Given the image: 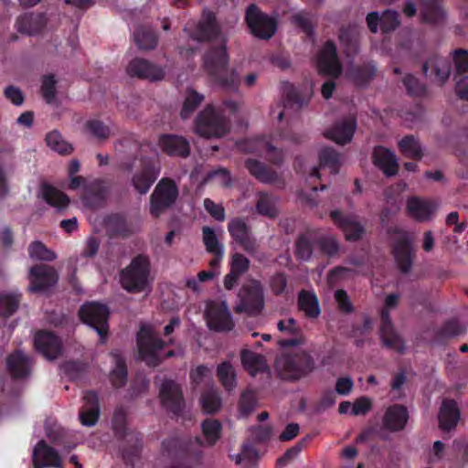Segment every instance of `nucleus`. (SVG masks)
<instances>
[{
    "instance_id": "40",
    "label": "nucleus",
    "mask_w": 468,
    "mask_h": 468,
    "mask_svg": "<svg viewBox=\"0 0 468 468\" xmlns=\"http://www.w3.org/2000/svg\"><path fill=\"white\" fill-rule=\"evenodd\" d=\"M377 65L373 61L356 65L349 69L353 82L359 87L367 86L377 75Z\"/></svg>"
},
{
    "instance_id": "16",
    "label": "nucleus",
    "mask_w": 468,
    "mask_h": 468,
    "mask_svg": "<svg viewBox=\"0 0 468 468\" xmlns=\"http://www.w3.org/2000/svg\"><path fill=\"white\" fill-rule=\"evenodd\" d=\"M160 399L163 407L176 416H179L185 408V400L180 386L174 380H165L160 388Z\"/></svg>"
},
{
    "instance_id": "39",
    "label": "nucleus",
    "mask_w": 468,
    "mask_h": 468,
    "mask_svg": "<svg viewBox=\"0 0 468 468\" xmlns=\"http://www.w3.org/2000/svg\"><path fill=\"white\" fill-rule=\"evenodd\" d=\"M435 208L433 202L417 197H410L407 201L409 215L420 222L429 220Z\"/></svg>"
},
{
    "instance_id": "34",
    "label": "nucleus",
    "mask_w": 468,
    "mask_h": 468,
    "mask_svg": "<svg viewBox=\"0 0 468 468\" xmlns=\"http://www.w3.org/2000/svg\"><path fill=\"white\" fill-rule=\"evenodd\" d=\"M202 240L206 250L213 257L209 261L211 268L219 267L224 257V245L219 242L215 230L208 226L202 228Z\"/></svg>"
},
{
    "instance_id": "22",
    "label": "nucleus",
    "mask_w": 468,
    "mask_h": 468,
    "mask_svg": "<svg viewBox=\"0 0 468 468\" xmlns=\"http://www.w3.org/2000/svg\"><path fill=\"white\" fill-rule=\"evenodd\" d=\"M422 71L427 78L442 86L451 75L452 62L448 58L434 55L423 63Z\"/></svg>"
},
{
    "instance_id": "54",
    "label": "nucleus",
    "mask_w": 468,
    "mask_h": 468,
    "mask_svg": "<svg viewBox=\"0 0 468 468\" xmlns=\"http://www.w3.org/2000/svg\"><path fill=\"white\" fill-rule=\"evenodd\" d=\"M320 165L328 167L333 174L340 168V154L333 147L322 148L319 152Z\"/></svg>"
},
{
    "instance_id": "35",
    "label": "nucleus",
    "mask_w": 468,
    "mask_h": 468,
    "mask_svg": "<svg viewBox=\"0 0 468 468\" xmlns=\"http://www.w3.org/2000/svg\"><path fill=\"white\" fill-rule=\"evenodd\" d=\"M241 364L246 371L255 377L259 373H270V367L264 356L249 349L240 353Z\"/></svg>"
},
{
    "instance_id": "60",
    "label": "nucleus",
    "mask_w": 468,
    "mask_h": 468,
    "mask_svg": "<svg viewBox=\"0 0 468 468\" xmlns=\"http://www.w3.org/2000/svg\"><path fill=\"white\" fill-rule=\"evenodd\" d=\"M28 253L32 259L53 261L56 259V254L48 250L41 241H34L28 247Z\"/></svg>"
},
{
    "instance_id": "13",
    "label": "nucleus",
    "mask_w": 468,
    "mask_h": 468,
    "mask_svg": "<svg viewBox=\"0 0 468 468\" xmlns=\"http://www.w3.org/2000/svg\"><path fill=\"white\" fill-rule=\"evenodd\" d=\"M228 230L232 239L247 253L253 255L258 250L257 239L250 226L244 218H234L228 223Z\"/></svg>"
},
{
    "instance_id": "38",
    "label": "nucleus",
    "mask_w": 468,
    "mask_h": 468,
    "mask_svg": "<svg viewBox=\"0 0 468 468\" xmlns=\"http://www.w3.org/2000/svg\"><path fill=\"white\" fill-rule=\"evenodd\" d=\"M245 167L252 176L264 184H273L279 178L276 171L254 158H248L245 161Z\"/></svg>"
},
{
    "instance_id": "50",
    "label": "nucleus",
    "mask_w": 468,
    "mask_h": 468,
    "mask_svg": "<svg viewBox=\"0 0 468 468\" xmlns=\"http://www.w3.org/2000/svg\"><path fill=\"white\" fill-rule=\"evenodd\" d=\"M134 41L141 49H154L157 46L156 33L150 27H139L134 32Z\"/></svg>"
},
{
    "instance_id": "19",
    "label": "nucleus",
    "mask_w": 468,
    "mask_h": 468,
    "mask_svg": "<svg viewBox=\"0 0 468 468\" xmlns=\"http://www.w3.org/2000/svg\"><path fill=\"white\" fill-rule=\"evenodd\" d=\"M241 150L250 153H264L266 159L273 165H280L283 162L282 151L274 147L265 136L246 139L239 144Z\"/></svg>"
},
{
    "instance_id": "64",
    "label": "nucleus",
    "mask_w": 468,
    "mask_h": 468,
    "mask_svg": "<svg viewBox=\"0 0 468 468\" xmlns=\"http://www.w3.org/2000/svg\"><path fill=\"white\" fill-rule=\"evenodd\" d=\"M452 60L455 65L456 73L454 79L468 72V51L463 48L456 49L453 52Z\"/></svg>"
},
{
    "instance_id": "55",
    "label": "nucleus",
    "mask_w": 468,
    "mask_h": 468,
    "mask_svg": "<svg viewBox=\"0 0 468 468\" xmlns=\"http://www.w3.org/2000/svg\"><path fill=\"white\" fill-rule=\"evenodd\" d=\"M316 248L319 252L327 257H334L339 251V244L333 236L316 235Z\"/></svg>"
},
{
    "instance_id": "8",
    "label": "nucleus",
    "mask_w": 468,
    "mask_h": 468,
    "mask_svg": "<svg viewBox=\"0 0 468 468\" xmlns=\"http://www.w3.org/2000/svg\"><path fill=\"white\" fill-rule=\"evenodd\" d=\"M196 133L202 137H222L229 131V122L212 104H207L195 120Z\"/></svg>"
},
{
    "instance_id": "49",
    "label": "nucleus",
    "mask_w": 468,
    "mask_h": 468,
    "mask_svg": "<svg viewBox=\"0 0 468 468\" xmlns=\"http://www.w3.org/2000/svg\"><path fill=\"white\" fill-rule=\"evenodd\" d=\"M379 337L382 345L399 354L405 352V344L401 336L395 331L394 327L379 329Z\"/></svg>"
},
{
    "instance_id": "47",
    "label": "nucleus",
    "mask_w": 468,
    "mask_h": 468,
    "mask_svg": "<svg viewBox=\"0 0 468 468\" xmlns=\"http://www.w3.org/2000/svg\"><path fill=\"white\" fill-rule=\"evenodd\" d=\"M399 148L401 154L414 160H421L423 156L420 141L412 134L404 136L399 142Z\"/></svg>"
},
{
    "instance_id": "31",
    "label": "nucleus",
    "mask_w": 468,
    "mask_h": 468,
    "mask_svg": "<svg viewBox=\"0 0 468 468\" xmlns=\"http://www.w3.org/2000/svg\"><path fill=\"white\" fill-rule=\"evenodd\" d=\"M83 400L84 405L79 413L80 421L83 426H94L101 413L99 395L94 390H88L83 396Z\"/></svg>"
},
{
    "instance_id": "18",
    "label": "nucleus",
    "mask_w": 468,
    "mask_h": 468,
    "mask_svg": "<svg viewBox=\"0 0 468 468\" xmlns=\"http://www.w3.org/2000/svg\"><path fill=\"white\" fill-rule=\"evenodd\" d=\"M127 73L133 78L159 81L165 78V69L145 58H135L127 66Z\"/></svg>"
},
{
    "instance_id": "51",
    "label": "nucleus",
    "mask_w": 468,
    "mask_h": 468,
    "mask_svg": "<svg viewBox=\"0 0 468 468\" xmlns=\"http://www.w3.org/2000/svg\"><path fill=\"white\" fill-rule=\"evenodd\" d=\"M45 141L48 147H50L53 151L58 153L59 154H69L73 152L72 145L65 141L61 135V133L53 130L49 132L45 138Z\"/></svg>"
},
{
    "instance_id": "7",
    "label": "nucleus",
    "mask_w": 468,
    "mask_h": 468,
    "mask_svg": "<svg viewBox=\"0 0 468 468\" xmlns=\"http://www.w3.org/2000/svg\"><path fill=\"white\" fill-rule=\"evenodd\" d=\"M387 232L390 236H396L391 244V253L398 269L401 273H409L412 268L416 252L412 236L399 227H390Z\"/></svg>"
},
{
    "instance_id": "25",
    "label": "nucleus",
    "mask_w": 468,
    "mask_h": 468,
    "mask_svg": "<svg viewBox=\"0 0 468 468\" xmlns=\"http://www.w3.org/2000/svg\"><path fill=\"white\" fill-rule=\"evenodd\" d=\"M32 463L34 468L62 467V460L59 453L44 440H40L34 447Z\"/></svg>"
},
{
    "instance_id": "26",
    "label": "nucleus",
    "mask_w": 468,
    "mask_h": 468,
    "mask_svg": "<svg viewBox=\"0 0 468 468\" xmlns=\"http://www.w3.org/2000/svg\"><path fill=\"white\" fill-rule=\"evenodd\" d=\"M330 218L337 228L344 232L346 240L357 241L362 238L365 229L354 216L345 215L342 211L336 209L331 211Z\"/></svg>"
},
{
    "instance_id": "24",
    "label": "nucleus",
    "mask_w": 468,
    "mask_h": 468,
    "mask_svg": "<svg viewBox=\"0 0 468 468\" xmlns=\"http://www.w3.org/2000/svg\"><path fill=\"white\" fill-rule=\"evenodd\" d=\"M34 346L37 352L49 360L58 358L62 353L61 339L49 331H38L34 337Z\"/></svg>"
},
{
    "instance_id": "2",
    "label": "nucleus",
    "mask_w": 468,
    "mask_h": 468,
    "mask_svg": "<svg viewBox=\"0 0 468 468\" xmlns=\"http://www.w3.org/2000/svg\"><path fill=\"white\" fill-rule=\"evenodd\" d=\"M204 69L211 80L228 91H237L239 77L235 69H229V56L226 43L210 47L203 57Z\"/></svg>"
},
{
    "instance_id": "43",
    "label": "nucleus",
    "mask_w": 468,
    "mask_h": 468,
    "mask_svg": "<svg viewBox=\"0 0 468 468\" xmlns=\"http://www.w3.org/2000/svg\"><path fill=\"white\" fill-rule=\"evenodd\" d=\"M45 27V21L42 15L25 14L16 20V27L20 33L27 35H37Z\"/></svg>"
},
{
    "instance_id": "48",
    "label": "nucleus",
    "mask_w": 468,
    "mask_h": 468,
    "mask_svg": "<svg viewBox=\"0 0 468 468\" xmlns=\"http://www.w3.org/2000/svg\"><path fill=\"white\" fill-rule=\"evenodd\" d=\"M217 377L227 391H231L237 386L235 368L229 361H223L217 367Z\"/></svg>"
},
{
    "instance_id": "29",
    "label": "nucleus",
    "mask_w": 468,
    "mask_h": 468,
    "mask_svg": "<svg viewBox=\"0 0 468 468\" xmlns=\"http://www.w3.org/2000/svg\"><path fill=\"white\" fill-rule=\"evenodd\" d=\"M220 34V28L217 23L215 14L209 10H204L202 18L193 30L192 38L199 41H212Z\"/></svg>"
},
{
    "instance_id": "53",
    "label": "nucleus",
    "mask_w": 468,
    "mask_h": 468,
    "mask_svg": "<svg viewBox=\"0 0 468 468\" xmlns=\"http://www.w3.org/2000/svg\"><path fill=\"white\" fill-rule=\"evenodd\" d=\"M20 302V293H0V316L13 315L18 309Z\"/></svg>"
},
{
    "instance_id": "63",
    "label": "nucleus",
    "mask_w": 468,
    "mask_h": 468,
    "mask_svg": "<svg viewBox=\"0 0 468 468\" xmlns=\"http://www.w3.org/2000/svg\"><path fill=\"white\" fill-rule=\"evenodd\" d=\"M257 405L255 394L250 390L241 393L239 401V410L242 416H249Z\"/></svg>"
},
{
    "instance_id": "37",
    "label": "nucleus",
    "mask_w": 468,
    "mask_h": 468,
    "mask_svg": "<svg viewBox=\"0 0 468 468\" xmlns=\"http://www.w3.org/2000/svg\"><path fill=\"white\" fill-rule=\"evenodd\" d=\"M104 222L111 238H128L133 233L132 225L122 214H111L105 218Z\"/></svg>"
},
{
    "instance_id": "33",
    "label": "nucleus",
    "mask_w": 468,
    "mask_h": 468,
    "mask_svg": "<svg viewBox=\"0 0 468 468\" xmlns=\"http://www.w3.org/2000/svg\"><path fill=\"white\" fill-rule=\"evenodd\" d=\"M374 165L379 168L387 176H393L398 174L399 164L396 155L389 149L378 145L372 153Z\"/></svg>"
},
{
    "instance_id": "42",
    "label": "nucleus",
    "mask_w": 468,
    "mask_h": 468,
    "mask_svg": "<svg viewBox=\"0 0 468 468\" xmlns=\"http://www.w3.org/2000/svg\"><path fill=\"white\" fill-rule=\"evenodd\" d=\"M316 235L311 232L303 233L295 240V256L297 259L308 261L316 248Z\"/></svg>"
},
{
    "instance_id": "15",
    "label": "nucleus",
    "mask_w": 468,
    "mask_h": 468,
    "mask_svg": "<svg viewBox=\"0 0 468 468\" xmlns=\"http://www.w3.org/2000/svg\"><path fill=\"white\" fill-rule=\"evenodd\" d=\"M160 174V168L151 158H142L140 169L132 177V185L141 195L146 194Z\"/></svg>"
},
{
    "instance_id": "45",
    "label": "nucleus",
    "mask_w": 468,
    "mask_h": 468,
    "mask_svg": "<svg viewBox=\"0 0 468 468\" xmlns=\"http://www.w3.org/2000/svg\"><path fill=\"white\" fill-rule=\"evenodd\" d=\"M205 97L203 94L197 92L193 88H187L186 90V97L180 111V117L186 120L197 110V108L204 101Z\"/></svg>"
},
{
    "instance_id": "56",
    "label": "nucleus",
    "mask_w": 468,
    "mask_h": 468,
    "mask_svg": "<svg viewBox=\"0 0 468 468\" xmlns=\"http://www.w3.org/2000/svg\"><path fill=\"white\" fill-rule=\"evenodd\" d=\"M127 375L128 372L125 360L121 356H117L115 367L110 374V380L112 385L115 388L123 387L127 381Z\"/></svg>"
},
{
    "instance_id": "36",
    "label": "nucleus",
    "mask_w": 468,
    "mask_h": 468,
    "mask_svg": "<svg viewBox=\"0 0 468 468\" xmlns=\"http://www.w3.org/2000/svg\"><path fill=\"white\" fill-rule=\"evenodd\" d=\"M338 39L346 57L352 58L359 51V32L356 26L348 25L339 30Z\"/></svg>"
},
{
    "instance_id": "57",
    "label": "nucleus",
    "mask_w": 468,
    "mask_h": 468,
    "mask_svg": "<svg viewBox=\"0 0 468 468\" xmlns=\"http://www.w3.org/2000/svg\"><path fill=\"white\" fill-rule=\"evenodd\" d=\"M86 132L95 137L97 140L105 141L111 135V129L102 121L91 119L86 122L84 126Z\"/></svg>"
},
{
    "instance_id": "52",
    "label": "nucleus",
    "mask_w": 468,
    "mask_h": 468,
    "mask_svg": "<svg viewBox=\"0 0 468 468\" xmlns=\"http://www.w3.org/2000/svg\"><path fill=\"white\" fill-rule=\"evenodd\" d=\"M462 326L455 319L446 321L435 333V341L444 344L447 340L462 334Z\"/></svg>"
},
{
    "instance_id": "23",
    "label": "nucleus",
    "mask_w": 468,
    "mask_h": 468,
    "mask_svg": "<svg viewBox=\"0 0 468 468\" xmlns=\"http://www.w3.org/2000/svg\"><path fill=\"white\" fill-rule=\"evenodd\" d=\"M437 419L441 431L444 432L453 431L461 420V410L458 402L454 399H443L438 410Z\"/></svg>"
},
{
    "instance_id": "44",
    "label": "nucleus",
    "mask_w": 468,
    "mask_h": 468,
    "mask_svg": "<svg viewBox=\"0 0 468 468\" xmlns=\"http://www.w3.org/2000/svg\"><path fill=\"white\" fill-rule=\"evenodd\" d=\"M441 0H423L420 5V16L425 23L437 24L442 21L444 11L441 6Z\"/></svg>"
},
{
    "instance_id": "28",
    "label": "nucleus",
    "mask_w": 468,
    "mask_h": 468,
    "mask_svg": "<svg viewBox=\"0 0 468 468\" xmlns=\"http://www.w3.org/2000/svg\"><path fill=\"white\" fill-rule=\"evenodd\" d=\"M33 359L21 350H16L6 357V369L13 379H27L30 377Z\"/></svg>"
},
{
    "instance_id": "21",
    "label": "nucleus",
    "mask_w": 468,
    "mask_h": 468,
    "mask_svg": "<svg viewBox=\"0 0 468 468\" xmlns=\"http://www.w3.org/2000/svg\"><path fill=\"white\" fill-rule=\"evenodd\" d=\"M29 280V291L32 292H40L54 286L58 280V276L53 267L39 264L30 268Z\"/></svg>"
},
{
    "instance_id": "41",
    "label": "nucleus",
    "mask_w": 468,
    "mask_h": 468,
    "mask_svg": "<svg viewBox=\"0 0 468 468\" xmlns=\"http://www.w3.org/2000/svg\"><path fill=\"white\" fill-rule=\"evenodd\" d=\"M298 306L310 319H315L321 314L319 300L313 292L302 290L298 295Z\"/></svg>"
},
{
    "instance_id": "5",
    "label": "nucleus",
    "mask_w": 468,
    "mask_h": 468,
    "mask_svg": "<svg viewBox=\"0 0 468 468\" xmlns=\"http://www.w3.org/2000/svg\"><path fill=\"white\" fill-rule=\"evenodd\" d=\"M275 367L281 378L295 381L312 373L315 368V362L306 351H300L283 355L276 360Z\"/></svg>"
},
{
    "instance_id": "12",
    "label": "nucleus",
    "mask_w": 468,
    "mask_h": 468,
    "mask_svg": "<svg viewBox=\"0 0 468 468\" xmlns=\"http://www.w3.org/2000/svg\"><path fill=\"white\" fill-rule=\"evenodd\" d=\"M245 22L250 33L260 39H270L277 30L276 20L250 4L245 12Z\"/></svg>"
},
{
    "instance_id": "20",
    "label": "nucleus",
    "mask_w": 468,
    "mask_h": 468,
    "mask_svg": "<svg viewBox=\"0 0 468 468\" xmlns=\"http://www.w3.org/2000/svg\"><path fill=\"white\" fill-rule=\"evenodd\" d=\"M111 186L104 179H96L85 187L81 200L86 207L101 208L105 206L110 195Z\"/></svg>"
},
{
    "instance_id": "4",
    "label": "nucleus",
    "mask_w": 468,
    "mask_h": 468,
    "mask_svg": "<svg viewBox=\"0 0 468 468\" xmlns=\"http://www.w3.org/2000/svg\"><path fill=\"white\" fill-rule=\"evenodd\" d=\"M173 340L164 341L157 333L151 327L143 325L137 333V346L139 356L150 367L159 366L165 358H170L176 356L174 350H169L164 357L158 355V351L163 350L167 345L173 344Z\"/></svg>"
},
{
    "instance_id": "17",
    "label": "nucleus",
    "mask_w": 468,
    "mask_h": 468,
    "mask_svg": "<svg viewBox=\"0 0 468 468\" xmlns=\"http://www.w3.org/2000/svg\"><path fill=\"white\" fill-rule=\"evenodd\" d=\"M317 66L321 74L337 78L342 73V65L338 58L334 41L327 40L319 52Z\"/></svg>"
},
{
    "instance_id": "46",
    "label": "nucleus",
    "mask_w": 468,
    "mask_h": 468,
    "mask_svg": "<svg viewBox=\"0 0 468 468\" xmlns=\"http://www.w3.org/2000/svg\"><path fill=\"white\" fill-rule=\"evenodd\" d=\"M42 197L48 205L58 209L65 208L69 203V197L65 193L48 184L42 186Z\"/></svg>"
},
{
    "instance_id": "3",
    "label": "nucleus",
    "mask_w": 468,
    "mask_h": 468,
    "mask_svg": "<svg viewBox=\"0 0 468 468\" xmlns=\"http://www.w3.org/2000/svg\"><path fill=\"white\" fill-rule=\"evenodd\" d=\"M112 428L119 441H125L121 449L122 458L126 465L133 468L140 459L143 449V435L138 431L128 432L127 415L123 409H116L112 419Z\"/></svg>"
},
{
    "instance_id": "62",
    "label": "nucleus",
    "mask_w": 468,
    "mask_h": 468,
    "mask_svg": "<svg viewBox=\"0 0 468 468\" xmlns=\"http://www.w3.org/2000/svg\"><path fill=\"white\" fill-rule=\"evenodd\" d=\"M399 13L388 9L381 15V31L385 34L394 31L400 24Z\"/></svg>"
},
{
    "instance_id": "9",
    "label": "nucleus",
    "mask_w": 468,
    "mask_h": 468,
    "mask_svg": "<svg viewBox=\"0 0 468 468\" xmlns=\"http://www.w3.org/2000/svg\"><path fill=\"white\" fill-rule=\"evenodd\" d=\"M238 297L239 303L234 308L237 314L245 313L250 316H256L264 309L263 286L258 280L252 279L247 284H243Z\"/></svg>"
},
{
    "instance_id": "6",
    "label": "nucleus",
    "mask_w": 468,
    "mask_h": 468,
    "mask_svg": "<svg viewBox=\"0 0 468 468\" xmlns=\"http://www.w3.org/2000/svg\"><path fill=\"white\" fill-rule=\"evenodd\" d=\"M150 261L145 255L135 256L130 264L120 272L122 287L128 292L135 293L145 290L150 275Z\"/></svg>"
},
{
    "instance_id": "14",
    "label": "nucleus",
    "mask_w": 468,
    "mask_h": 468,
    "mask_svg": "<svg viewBox=\"0 0 468 468\" xmlns=\"http://www.w3.org/2000/svg\"><path fill=\"white\" fill-rule=\"evenodd\" d=\"M207 326L216 332H229L234 327L231 314L225 302L220 303L211 302L205 312Z\"/></svg>"
},
{
    "instance_id": "27",
    "label": "nucleus",
    "mask_w": 468,
    "mask_h": 468,
    "mask_svg": "<svg viewBox=\"0 0 468 468\" xmlns=\"http://www.w3.org/2000/svg\"><path fill=\"white\" fill-rule=\"evenodd\" d=\"M158 145L169 156L186 158L190 154L189 142L182 135L173 133L161 134L158 139Z\"/></svg>"
},
{
    "instance_id": "58",
    "label": "nucleus",
    "mask_w": 468,
    "mask_h": 468,
    "mask_svg": "<svg viewBox=\"0 0 468 468\" xmlns=\"http://www.w3.org/2000/svg\"><path fill=\"white\" fill-rule=\"evenodd\" d=\"M402 82L411 97H425L428 93L427 87L410 73L403 77Z\"/></svg>"
},
{
    "instance_id": "11",
    "label": "nucleus",
    "mask_w": 468,
    "mask_h": 468,
    "mask_svg": "<svg viewBox=\"0 0 468 468\" xmlns=\"http://www.w3.org/2000/svg\"><path fill=\"white\" fill-rule=\"evenodd\" d=\"M178 194V187L173 179L162 178L150 197L151 215L159 218L175 204Z\"/></svg>"
},
{
    "instance_id": "10",
    "label": "nucleus",
    "mask_w": 468,
    "mask_h": 468,
    "mask_svg": "<svg viewBox=\"0 0 468 468\" xmlns=\"http://www.w3.org/2000/svg\"><path fill=\"white\" fill-rule=\"evenodd\" d=\"M80 321L93 328L104 343L109 332L110 311L106 304L96 302L86 303L79 310Z\"/></svg>"
},
{
    "instance_id": "30",
    "label": "nucleus",
    "mask_w": 468,
    "mask_h": 468,
    "mask_svg": "<svg viewBox=\"0 0 468 468\" xmlns=\"http://www.w3.org/2000/svg\"><path fill=\"white\" fill-rule=\"evenodd\" d=\"M409 411L406 406L393 404L389 406L382 418L383 428L390 432L401 431L409 420Z\"/></svg>"
},
{
    "instance_id": "61",
    "label": "nucleus",
    "mask_w": 468,
    "mask_h": 468,
    "mask_svg": "<svg viewBox=\"0 0 468 468\" xmlns=\"http://www.w3.org/2000/svg\"><path fill=\"white\" fill-rule=\"evenodd\" d=\"M200 401L203 410L207 413L213 414L220 409V398L213 391L203 393Z\"/></svg>"
},
{
    "instance_id": "59",
    "label": "nucleus",
    "mask_w": 468,
    "mask_h": 468,
    "mask_svg": "<svg viewBox=\"0 0 468 468\" xmlns=\"http://www.w3.org/2000/svg\"><path fill=\"white\" fill-rule=\"evenodd\" d=\"M41 94L45 101L51 104L57 95V80L53 74L44 75L41 80Z\"/></svg>"
},
{
    "instance_id": "32",
    "label": "nucleus",
    "mask_w": 468,
    "mask_h": 468,
    "mask_svg": "<svg viewBox=\"0 0 468 468\" xmlns=\"http://www.w3.org/2000/svg\"><path fill=\"white\" fill-rule=\"evenodd\" d=\"M356 129V121L355 117L344 118L326 131L324 135L336 144L344 145L352 140Z\"/></svg>"
},
{
    "instance_id": "1",
    "label": "nucleus",
    "mask_w": 468,
    "mask_h": 468,
    "mask_svg": "<svg viewBox=\"0 0 468 468\" xmlns=\"http://www.w3.org/2000/svg\"><path fill=\"white\" fill-rule=\"evenodd\" d=\"M204 440L200 436L194 438L172 436L165 439L161 444L163 456L173 462H183L193 466L202 464L204 446L212 447L221 438L222 424L217 419H206L201 422Z\"/></svg>"
}]
</instances>
